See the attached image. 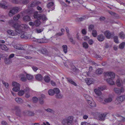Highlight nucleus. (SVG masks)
Segmentation results:
<instances>
[{
	"instance_id": "obj_23",
	"label": "nucleus",
	"mask_w": 125,
	"mask_h": 125,
	"mask_svg": "<svg viewBox=\"0 0 125 125\" xmlns=\"http://www.w3.org/2000/svg\"><path fill=\"white\" fill-rule=\"evenodd\" d=\"M43 79L45 82L47 83L49 82L50 80V77L47 75H46L44 76L43 77Z\"/></svg>"
},
{
	"instance_id": "obj_44",
	"label": "nucleus",
	"mask_w": 125,
	"mask_h": 125,
	"mask_svg": "<svg viewBox=\"0 0 125 125\" xmlns=\"http://www.w3.org/2000/svg\"><path fill=\"white\" fill-rule=\"evenodd\" d=\"M20 18V15L19 14L17 15H15L13 17V19L15 21H17Z\"/></svg>"
},
{
	"instance_id": "obj_8",
	"label": "nucleus",
	"mask_w": 125,
	"mask_h": 125,
	"mask_svg": "<svg viewBox=\"0 0 125 125\" xmlns=\"http://www.w3.org/2000/svg\"><path fill=\"white\" fill-rule=\"evenodd\" d=\"M124 89L123 87H121L120 89L116 88H115L114 89V92L118 94H121V93H124Z\"/></svg>"
},
{
	"instance_id": "obj_51",
	"label": "nucleus",
	"mask_w": 125,
	"mask_h": 125,
	"mask_svg": "<svg viewBox=\"0 0 125 125\" xmlns=\"http://www.w3.org/2000/svg\"><path fill=\"white\" fill-rule=\"evenodd\" d=\"M43 29H36L35 31V32L36 33H39L43 31Z\"/></svg>"
},
{
	"instance_id": "obj_58",
	"label": "nucleus",
	"mask_w": 125,
	"mask_h": 125,
	"mask_svg": "<svg viewBox=\"0 0 125 125\" xmlns=\"http://www.w3.org/2000/svg\"><path fill=\"white\" fill-rule=\"evenodd\" d=\"M39 101L40 103L41 104H44V101L43 99H42L41 98H40V99H39Z\"/></svg>"
},
{
	"instance_id": "obj_40",
	"label": "nucleus",
	"mask_w": 125,
	"mask_h": 125,
	"mask_svg": "<svg viewBox=\"0 0 125 125\" xmlns=\"http://www.w3.org/2000/svg\"><path fill=\"white\" fill-rule=\"evenodd\" d=\"M23 88L26 92H29V88L27 85H25L23 86Z\"/></svg>"
},
{
	"instance_id": "obj_17",
	"label": "nucleus",
	"mask_w": 125,
	"mask_h": 125,
	"mask_svg": "<svg viewBox=\"0 0 125 125\" xmlns=\"http://www.w3.org/2000/svg\"><path fill=\"white\" fill-rule=\"evenodd\" d=\"M15 100L18 103L20 104H22L23 103V100L21 98L17 97L15 99Z\"/></svg>"
},
{
	"instance_id": "obj_5",
	"label": "nucleus",
	"mask_w": 125,
	"mask_h": 125,
	"mask_svg": "<svg viewBox=\"0 0 125 125\" xmlns=\"http://www.w3.org/2000/svg\"><path fill=\"white\" fill-rule=\"evenodd\" d=\"M19 8L18 7H15L10 10L9 11V15L10 17L12 16L13 15L17 13L18 11Z\"/></svg>"
},
{
	"instance_id": "obj_35",
	"label": "nucleus",
	"mask_w": 125,
	"mask_h": 125,
	"mask_svg": "<svg viewBox=\"0 0 125 125\" xmlns=\"http://www.w3.org/2000/svg\"><path fill=\"white\" fill-rule=\"evenodd\" d=\"M41 24V22L39 20H36L34 22V25L36 26H39Z\"/></svg>"
},
{
	"instance_id": "obj_16",
	"label": "nucleus",
	"mask_w": 125,
	"mask_h": 125,
	"mask_svg": "<svg viewBox=\"0 0 125 125\" xmlns=\"http://www.w3.org/2000/svg\"><path fill=\"white\" fill-rule=\"evenodd\" d=\"M48 40L45 37L40 39H38V42L40 43H46L48 42Z\"/></svg>"
},
{
	"instance_id": "obj_55",
	"label": "nucleus",
	"mask_w": 125,
	"mask_h": 125,
	"mask_svg": "<svg viewBox=\"0 0 125 125\" xmlns=\"http://www.w3.org/2000/svg\"><path fill=\"white\" fill-rule=\"evenodd\" d=\"M89 105L92 107H95L96 106V104L94 101H92V102L91 104H90Z\"/></svg>"
},
{
	"instance_id": "obj_26",
	"label": "nucleus",
	"mask_w": 125,
	"mask_h": 125,
	"mask_svg": "<svg viewBox=\"0 0 125 125\" xmlns=\"http://www.w3.org/2000/svg\"><path fill=\"white\" fill-rule=\"evenodd\" d=\"M23 20L25 21H29L30 20V18L28 16H25L23 18Z\"/></svg>"
},
{
	"instance_id": "obj_1",
	"label": "nucleus",
	"mask_w": 125,
	"mask_h": 125,
	"mask_svg": "<svg viewBox=\"0 0 125 125\" xmlns=\"http://www.w3.org/2000/svg\"><path fill=\"white\" fill-rule=\"evenodd\" d=\"M12 27L15 29V32L9 30L7 31L8 33L10 35L13 36L16 35L17 33L21 34L20 37L21 38L26 39L28 38L27 34L25 31L27 29L28 26L26 25H20L18 23L14 24Z\"/></svg>"
},
{
	"instance_id": "obj_39",
	"label": "nucleus",
	"mask_w": 125,
	"mask_h": 125,
	"mask_svg": "<svg viewBox=\"0 0 125 125\" xmlns=\"http://www.w3.org/2000/svg\"><path fill=\"white\" fill-rule=\"evenodd\" d=\"M53 90L54 91V94L55 93L56 94L60 93V91L59 89L58 88H54Z\"/></svg>"
},
{
	"instance_id": "obj_52",
	"label": "nucleus",
	"mask_w": 125,
	"mask_h": 125,
	"mask_svg": "<svg viewBox=\"0 0 125 125\" xmlns=\"http://www.w3.org/2000/svg\"><path fill=\"white\" fill-rule=\"evenodd\" d=\"M72 70L74 72H76L77 71H78V69L74 66H72Z\"/></svg>"
},
{
	"instance_id": "obj_13",
	"label": "nucleus",
	"mask_w": 125,
	"mask_h": 125,
	"mask_svg": "<svg viewBox=\"0 0 125 125\" xmlns=\"http://www.w3.org/2000/svg\"><path fill=\"white\" fill-rule=\"evenodd\" d=\"M106 115V114L104 113L99 114L98 117L99 119L101 121L104 120Z\"/></svg>"
},
{
	"instance_id": "obj_60",
	"label": "nucleus",
	"mask_w": 125,
	"mask_h": 125,
	"mask_svg": "<svg viewBox=\"0 0 125 125\" xmlns=\"http://www.w3.org/2000/svg\"><path fill=\"white\" fill-rule=\"evenodd\" d=\"M36 9L37 10L40 11V13H42V11H41L42 9L41 7L38 6L36 7Z\"/></svg>"
},
{
	"instance_id": "obj_36",
	"label": "nucleus",
	"mask_w": 125,
	"mask_h": 125,
	"mask_svg": "<svg viewBox=\"0 0 125 125\" xmlns=\"http://www.w3.org/2000/svg\"><path fill=\"white\" fill-rule=\"evenodd\" d=\"M86 18V17L84 16L80 18H78L77 19V20L78 21H81L85 20Z\"/></svg>"
},
{
	"instance_id": "obj_59",
	"label": "nucleus",
	"mask_w": 125,
	"mask_h": 125,
	"mask_svg": "<svg viewBox=\"0 0 125 125\" xmlns=\"http://www.w3.org/2000/svg\"><path fill=\"white\" fill-rule=\"evenodd\" d=\"M84 96L86 100V99H88V98H89V99H91V97L89 95L86 94H84Z\"/></svg>"
},
{
	"instance_id": "obj_15",
	"label": "nucleus",
	"mask_w": 125,
	"mask_h": 125,
	"mask_svg": "<svg viewBox=\"0 0 125 125\" xmlns=\"http://www.w3.org/2000/svg\"><path fill=\"white\" fill-rule=\"evenodd\" d=\"M35 78L37 80L39 81H41L43 79L42 76V75L40 74H37L36 75Z\"/></svg>"
},
{
	"instance_id": "obj_29",
	"label": "nucleus",
	"mask_w": 125,
	"mask_h": 125,
	"mask_svg": "<svg viewBox=\"0 0 125 125\" xmlns=\"http://www.w3.org/2000/svg\"><path fill=\"white\" fill-rule=\"evenodd\" d=\"M6 2H4L3 3H0V6L2 8L4 9H7V6H6Z\"/></svg>"
},
{
	"instance_id": "obj_62",
	"label": "nucleus",
	"mask_w": 125,
	"mask_h": 125,
	"mask_svg": "<svg viewBox=\"0 0 125 125\" xmlns=\"http://www.w3.org/2000/svg\"><path fill=\"white\" fill-rule=\"evenodd\" d=\"M98 88L101 91L104 90L105 89V87L104 86H101L98 87Z\"/></svg>"
},
{
	"instance_id": "obj_38",
	"label": "nucleus",
	"mask_w": 125,
	"mask_h": 125,
	"mask_svg": "<svg viewBox=\"0 0 125 125\" xmlns=\"http://www.w3.org/2000/svg\"><path fill=\"white\" fill-rule=\"evenodd\" d=\"M92 34L94 37H96L97 35V33L96 31L94 30H93Z\"/></svg>"
},
{
	"instance_id": "obj_27",
	"label": "nucleus",
	"mask_w": 125,
	"mask_h": 125,
	"mask_svg": "<svg viewBox=\"0 0 125 125\" xmlns=\"http://www.w3.org/2000/svg\"><path fill=\"white\" fill-rule=\"evenodd\" d=\"M69 39L70 42L72 44L74 45L75 44V40H74L73 39V37H69Z\"/></svg>"
},
{
	"instance_id": "obj_30",
	"label": "nucleus",
	"mask_w": 125,
	"mask_h": 125,
	"mask_svg": "<svg viewBox=\"0 0 125 125\" xmlns=\"http://www.w3.org/2000/svg\"><path fill=\"white\" fill-rule=\"evenodd\" d=\"M119 36L122 39H124L125 37V35L123 32H121L119 34Z\"/></svg>"
},
{
	"instance_id": "obj_33",
	"label": "nucleus",
	"mask_w": 125,
	"mask_h": 125,
	"mask_svg": "<svg viewBox=\"0 0 125 125\" xmlns=\"http://www.w3.org/2000/svg\"><path fill=\"white\" fill-rule=\"evenodd\" d=\"M27 79L29 80H31L33 79V76L32 75L28 74H27L26 75Z\"/></svg>"
},
{
	"instance_id": "obj_57",
	"label": "nucleus",
	"mask_w": 125,
	"mask_h": 125,
	"mask_svg": "<svg viewBox=\"0 0 125 125\" xmlns=\"http://www.w3.org/2000/svg\"><path fill=\"white\" fill-rule=\"evenodd\" d=\"M116 83L118 86H120L121 84L120 81L119 79H118L116 81Z\"/></svg>"
},
{
	"instance_id": "obj_7",
	"label": "nucleus",
	"mask_w": 125,
	"mask_h": 125,
	"mask_svg": "<svg viewBox=\"0 0 125 125\" xmlns=\"http://www.w3.org/2000/svg\"><path fill=\"white\" fill-rule=\"evenodd\" d=\"M12 110H15V114L16 115L19 117H21V111L19 106H15L14 107V109H12Z\"/></svg>"
},
{
	"instance_id": "obj_50",
	"label": "nucleus",
	"mask_w": 125,
	"mask_h": 125,
	"mask_svg": "<svg viewBox=\"0 0 125 125\" xmlns=\"http://www.w3.org/2000/svg\"><path fill=\"white\" fill-rule=\"evenodd\" d=\"M38 98L36 97H34L32 98V100L33 102L36 103L38 101Z\"/></svg>"
},
{
	"instance_id": "obj_46",
	"label": "nucleus",
	"mask_w": 125,
	"mask_h": 125,
	"mask_svg": "<svg viewBox=\"0 0 125 125\" xmlns=\"http://www.w3.org/2000/svg\"><path fill=\"white\" fill-rule=\"evenodd\" d=\"M45 110L48 112L52 113H53L54 112V111L53 110L50 108L45 109Z\"/></svg>"
},
{
	"instance_id": "obj_41",
	"label": "nucleus",
	"mask_w": 125,
	"mask_h": 125,
	"mask_svg": "<svg viewBox=\"0 0 125 125\" xmlns=\"http://www.w3.org/2000/svg\"><path fill=\"white\" fill-rule=\"evenodd\" d=\"M83 47L85 49H87L88 47V45L86 42H84L83 43Z\"/></svg>"
},
{
	"instance_id": "obj_25",
	"label": "nucleus",
	"mask_w": 125,
	"mask_h": 125,
	"mask_svg": "<svg viewBox=\"0 0 125 125\" xmlns=\"http://www.w3.org/2000/svg\"><path fill=\"white\" fill-rule=\"evenodd\" d=\"M67 79L68 81L70 83H71L72 84H73L74 85V86H77V84L76 83L74 82L73 80L70 78H67Z\"/></svg>"
},
{
	"instance_id": "obj_28",
	"label": "nucleus",
	"mask_w": 125,
	"mask_h": 125,
	"mask_svg": "<svg viewBox=\"0 0 125 125\" xmlns=\"http://www.w3.org/2000/svg\"><path fill=\"white\" fill-rule=\"evenodd\" d=\"M62 47L63 49V50L65 53H66L67 51V45H63Z\"/></svg>"
},
{
	"instance_id": "obj_4",
	"label": "nucleus",
	"mask_w": 125,
	"mask_h": 125,
	"mask_svg": "<svg viewBox=\"0 0 125 125\" xmlns=\"http://www.w3.org/2000/svg\"><path fill=\"white\" fill-rule=\"evenodd\" d=\"M12 86H14L13 89L12 90L15 92H17L19 91L20 89V84L15 82H13L12 84Z\"/></svg>"
},
{
	"instance_id": "obj_63",
	"label": "nucleus",
	"mask_w": 125,
	"mask_h": 125,
	"mask_svg": "<svg viewBox=\"0 0 125 125\" xmlns=\"http://www.w3.org/2000/svg\"><path fill=\"white\" fill-rule=\"evenodd\" d=\"M22 3L25 4L28 3L29 2L28 0H22Z\"/></svg>"
},
{
	"instance_id": "obj_42",
	"label": "nucleus",
	"mask_w": 125,
	"mask_h": 125,
	"mask_svg": "<svg viewBox=\"0 0 125 125\" xmlns=\"http://www.w3.org/2000/svg\"><path fill=\"white\" fill-rule=\"evenodd\" d=\"M28 115L29 116H33L34 115V113L33 112L29 111H28Z\"/></svg>"
},
{
	"instance_id": "obj_43",
	"label": "nucleus",
	"mask_w": 125,
	"mask_h": 125,
	"mask_svg": "<svg viewBox=\"0 0 125 125\" xmlns=\"http://www.w3.org/2000/svg\"><path fill=\"white\" fill-rule=\"evenodd\" d=\"M1 49L3 50H7L8 48L4 44H2Z\"/></svg>"
},
{
	"instance_id": "obj_61",
	"label": "nucleus",
	"mask_w": 125,
	"mask_h": 125,
	"mask_svg": "<svg viewBox=\"0 0 125 125\" xmlns=\"http://www.w3.org/2000/svg\"><path fill=\"white\" fill-rule=\"evenodd\" d=\"M81 125H90V124L85 122H81Z\"/></svg>"
},
{
	"instance_id": "obj_2",
	"label": "nucleus",
	"mask_w": 125,
	"mask_h": 125,
	"mask_svg": "<svg viewBox=\"0 0 125 125\" xmlns=\"http://www.w3.org/2000/svg\"><path fill=\"white\" fill-rule=\"evenodd\" d=\"M73 118L72 116H69L67 118L64 119L62 122L63 125H73Z\"/></svg>"
},
{
	"instance_id": "obj_19",
	"label": "nucleus",
	"mask_w": 125,
	"mask_h": 125,
	"mask_svg": "<svg viewBox=\"0 0 125 125\" xmlns=\"http://www.w3.org/2000/svg\"><path fill=\"white\" fill-rule=\"evenodd\" d=\"M14 47L15 49L19 50H24L23 47L20 45H18L14 46Z\"/></svg>"
},
{
	"instance_id": "obj_48",
	"label": "nucleus",
	"mask_w": 125,
	"mask_h": 125,
	"mask_svg": "<svg viewBox=\"0 0 125 125\" xmlns=\"http://www.w3.org/2000/svg\"><path fill=\"white\" fill-rule=\"evenodd\" d=\"M94 28V25L92 24L90 25L88 27V31H91V30Z\"/></svg>"
},
{
	"instance_id": "obj_49",
	"label": "nucleus",
	"mask_w": 125,
	"mask_h": 125,
	"mask_svg": "<svg viewBox=\"0 0 125 125\" xmlns=\"http://www.w3.org/2000/svg\"><path fill=\"white\" fill-rule=\"evenodd\" d=\"M114 41L116 43L119 42V41H118V37L117 36H115L114 37Z\"/></svg>"
},
{
	"instance_id": "obj_6",
	"label": "nucleus",
	"mask_w": 125,
	"mask_h": 125,
	"mask_svg": "<svg viewBox=\"0 0 125 125\" xmlns=\"http://www.w3.org/2000/svg\"><path fill=\"white\" fill-rule=\"evenodd\" d=\"M104 75L105 77L108 76L109 78L111 79H114L115 76L114 73L111 72L105 73H104Z\"/></svg>"
},
{
	"instance_id": "obj_34",
	"label": "nucleus",
	"mask_w": 125,
	"mask_h": 125,
	"mask_svg": "<svg viewBox=\"0 0 125 125\" xmlns=\"http://www.w3.org/2000/svg\"><path fill=\"white\" fill-rule=\"evenodd\" d=\"M103 73V71L101 69H99L96 71V73L98 74H101Z\"/></svg>"
},
{
	"instance_id": "obj_32",
	"label": "nucleus",
	"mask_w": 125,
	"mask_h": 125,
	"mask_svg": "<svg viewBox=\"0 0 125 125\" xmlns=\"http://www.w3.org/2000/svg\"><path fill=\"white\" fill-rule=\"evenodd\" d=\"M54 4V3L53 2H50L47 4V7L49 9L51 7L53 6Z\"/></svg>"
},
{
	"instance_id": "obj_20",
	"label": "nucleus",
	"mask_w": 125,
	"mask_h": 125,
	"mask_svg": "<svg viewBox=\"0 0 125 125\" xmlns=\"http://www.w3.org/2000/svg\"><path fill=\"white\" fill-rule=\"evenodd\" d=\"M112 100V98L109 97L105 98L104 100V101L105 103H109L111 102Z\"/></svg>"
},
{
	"instance_id": "obj_47",
	"label": "nucleus",
	"mask_w": 125,
	"mask_h": 125,
	"mask_svg": "<svg viewBox=\"0 0 125 125\" xmlns=\"http://www.w3.org/2000/svg\"><path fill=\"white\" fill-rule=\"evenodd\" d=\"M41 52L42 54H45L47 53V51L45 48H42L41 50Z\"/></svg>"
},
{
	"instance_id": "obj_31",
	"label": "nucleus",
	"mask_w": 125,
	"mask_h": 125,
	"mask_svg": "<svg viewBox=\"0 0 125 125\" xmlns=\"http://www.w3.org/2000/svg\"><path fill=\"white\" fill-rule=\"evenodd\" d=\"M48 93L50 95H53L54 94V91L53 90L50 89L49 90L48 92Z\"/></svg>"
},
{
	"instance_id": "obj_56",
	"label": "nucleus",
	"mask_w": 125,
	"mask_h": 125,
	"mask_svg": "<svg viewBox=\"0 0 125 125\" xmlns=\"http://www.w3.org/2000/svg\"><path fill=\"white\" fill-rule=\"evenodd\" d=\"M41 18H42V20L44 21H45L47 19L46 16L44 15H43L41 16Z\"/></svg>"
},
{
	"instance_id": "obj_10",
	"label": "nucleus",
	"mask_w": 125,
	"mask_h": 125,
	"mask_svg": "<svg viewBox=\"0 0 125 125\" xmlns=\"http://www.w3.org/2000/svg\"><path fill=\"white\" fill-rule=\"evenodd\" d=\"M85 82L88 85H90L94 82V80L92 78H87L85 79Z\"/></svg>"
},
{
	"instance_id": "obj_53",
	"label": "nucleus",
	"mask_w": 125,
	"mask_h": 125,
	"mask_svg": "<svg viewBox=\"0 0 125 125\" xmlns=\"http://www.w3.org/2000/svg\"><path fill=\"white\" fill-rule=\"evenodd\" d=\"M2 82L3 84H4L6 88H8L9 86V84L8 83L5 82L3 81H2Z\"/></svg>"
},
{
	"instance_id": "obj_18",
	"label": "nucleus",
	"mask_w": 125,
	"mask_h": 125,
	"mask_svg": "<svg viewBox=\"0 0 125 125\" xmlns=\"http://www.w3.org/2000/svg\"><path fill=\"white\" fill-rule=\"evenodd\" d=\"M26 75L21 74L20 75L21 80L22 82H25L27 81V79L25 77Z\"/></svg>"
},
{
	"instance_id": "obj_9",
	"label": "nucleus",
	"mask_w": 125,
	"mask_h": 125,
	"mask_svg": "<svg viewBox=\"0 0 125 125\" xmlns=\"http://www.w3.org/2000/svg\"><path fill=\"white\" fill-rule=\"evenodd\" d=\"M41 2L38 1L37 0H34L31 3L30 5V7H34L41 4Z\"/></svg>"
},
{
	"instance_id": "obj_21",
	"label": "nucleus",
	"mask_w": 125,
	"mask_h": 125,
	"mask_svg": "<svg viewBox=\"0 0 125 125\" xmlns=\"http://www.w3.org/2000/svg\"><path fill=\"white\" fill-rule=\"evenodd\" d=\"M55 97L57 99H61L63 97V95L61 93H58L56 94L55 95Z\"/></svg>"
},
{
	"instance_id": "obj_11",
	"label": "nucleus",
	"mask_w": 125,
	"mask_h": 125,
	"mask_svg": "<svg viewBox=\"0 0 125 125\" xmlns=\"http://www.w3.org/2000/svg\"><path fill=\"white\" fill-rule=\"evenodd\" d=\"M38 12L36 11L35 12L33 15V17L37 19L38 20H40L41 19V15L38 14Z\"/></svg>"
},
{
	"instance_id": "obj_45",
	"label": "nucleus",
	"mask_w": 125,
	"mask_h": 125,
	"mask_svg": "<svg viewBox=\"0 0 125 125\" xmlns=\"http://www.w3.org/2000/svg\"><path fill=\"white\" fill-rule=\"evenodd\" d=\"M125 44V43L123 42L121 43L119 45V48L121 49H123L124 47V45Z\"/></svg>"
},
{
	"instance_id": "obj_14",
	"label": "nucleus",
	"mask_w": 125,
	"mask_h": 125,
	"mask_svg": "<svg viewBox=\"0 0 125 125\" xmlns=\"http://www.w3.org/2000/svg\"><path fill=\"white\" fill-rule=\"evenodd\" d=\"M104 37L103 34H101L98 35L97 37L98 40L100 42L103 41L104 39Z\"/></svg>"
},
{
	"instance_id": "obj_22",
	"label": "nucleus",
	"mask_w": 125,
	"mask_h": 125,
	"mask_svg": "<svg viewBox=\"0 0 125 125\" xmlns=\"http://www.w3.org/2000/svg\"><path fill=\"white\" fill-rule=\"evenodd\" d=\"M94 91L95 93L98 95H100L102 94L101 92L98 88L94 89Z\"/></svg>"
},
{
	"instance_id": "obj_3",
	"label": "nucleus",
	"mask_w": 125,
	"mask_h": 125,
	"mask_svg": "<svg viewBox=\"0 0 125 125\" xmlns=\"http://www.w3.org/2000/svg\"><path fill=\"white\" fill-rule=\"evenodd\" d=\"M125 100V95H123L117 97L115 100V103L118 104Z\"/></svg>"
},
{
	"instance_id": "obj_37",
	"label": "nucleus",
	"mask_w": 125,
	"mask_h": 125,
	"mask_svg": "<svg viewBox=\"0 0 125 125\" xmlns=\"http://www.w3.org/2000/svg\"><path fill=\"white\" fill-rule=\"evenodd\" d=\"M24 93V92L23 90H21L18 93V94L20 96H21L23 95Z\"/></svg>"
},
{
	"instance_id": "obj_54",
	"label": "nucleus",
	"mask_w": 125,
	"mask_h": 125,
	"mask_svg": "<svg viewBox=\"0 0 125 125\" xmlns=\"http://www.w3.org/2000/svg\"><path fill=\"white\" fill-rule=\"evenodd\" d=\"M95 57L98 59L102 60V59L100 55H98L97 54H95Z\"/></svg>"
},
{
	"instance_id": "obj_64",
	"label": "nucleus",
	"mask_w": 125,
	"mask_h": 125,
	"mask_svg": "<svg viewBox=\"0 0 125 125\" xmlns=\"http://www.w3.org/2000/svg\"><path fill=\"white\" fill-rule=\"evenodd\" d=\"M1 124L2 125H8V124L7 122L3 121L1 122Z\"/></svg>"
},
{
	"instance_id": "obj_24",
	"label": "nucleus",
	"mask_w": 125,
	"mask_h": 125,
	"mask_svg": "<svg viewBox=\"0 0 125 125\" xmlns=\"http://www.w3.org/2000/svg\"><path fill=\"white\" fill-rule=\"evenodd\" d=\"M113 79L108 78L106 79V81L110 84L113 85L114 84V82L112 80Z\"/></svg>"
},
{
	"instance_id": "obj_12",
	"label": "nucleus",
	"mask_w": 125,
	"mask_h": 125,
	"mask_svg": "<svg viewBox=\"0 0 125 125\" xmlns=\"http://www.w3.org/2000/svg\"><path fill=\"white\" fill-rule=\"evenodd\" d=\"M104 35L108 39L111 38V34L108 31H106L104 32Z\"/></svg>"
}]
</instances>
